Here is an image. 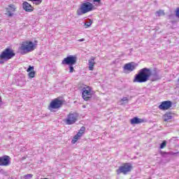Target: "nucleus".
Listing matches in <instances>:
<instances>
[{
	"instance_id": "21",
	"label": "nucleus",
	"mask_w": 179,
	"mask_h": 179,
	"mask_svg": "<svg viewBox=\"0 0 179 179\" xmlns=\"http://www.w3.org/2000/svg\"><path fill=\"white\" fill-rule=\"evenodd\" d=\"M177 153H178V152H161V155H162V156H163L164 157H165L166 156H168V155H171L172 156H175V155H177Z\"/></svg>"
},
{
	"instance_id": "4",
	"label": "nucleus",
	"mask_w": 179,
	"mask_h": 179,
	"mask_svg": "<svg viewBox=\"0 0 179 179\" xmlns=\"http://www.w3.org/2000/svg\"><path fill=\"white\" fill-rule=\"evenodd\" d=\"M92 10H94V5L89 1H87L83 3L80 7L77 10V15L80 16L82 15L88 13V12H92Z\"/></svg>"
},
{
	"instance_id": "9",
	"label": "nucleus",
	"mask_w": 179,
	"mask_h": 179,
	"mask_svg": "<svg viewBox=\"0 0 179 179\" xmlns=\"http://www.w3.org/2000/svg\"><path fill=\"white\" fill-rule=\"evenodd\" d=\"M132 170V166L129 164H125L123 166H120L119 169L117 170V174L120 173H122V174H128V173L131 172Z\"/></svg>"
},
{
	"instance_id": "6",
	"label": "nucleus",
	"mask_w": 179,
	"mask_h": 179,
	"mask_svg": "<svg viewBox=\"0 0 179 179\" xmlns=\"http://www.w3.org/2000/svg\"><path fill=\"white\" fill-rule=\"evenodd\" d=\"M79 120V113L76 112H70L64 120L66 125H73Z\"/></svg>"
},
{
	"instance_id": "25",
	"label": "nucleus",
	"mask_w": 179,
	"mask_h": 179,
	"mask_svg": "<svg viewBox=\"0 0 179 179\" xmlns=\"http://www.w3.org/2000/svg\"><path fill=\"white\" fill-rule=\"evenodd\" d=\"M166 145H167V141H164L160 144L159 148H160L161 149H164V148H166Z\"/></svg>"
},
{
	"instance_id": "15",
	"label": "nucleus",
	"mask_w": 179,
	"mask_h": 179,
	"mask_svg": "<svg viewBox=\"0 0 179 179\" xmlns=\"http://www.w3.org/2000/svg\"><path fill=\"white\" fill-rule=\"evenodd\" d=\"M96 59V57H92L88 60V69L89 71H93L94 69V65H96V62H94Z\"/></svg>"
},
{
	"instance_id": "32",
	"label": "nucleus",
	"mask_w": 179,
	"mask_h": 179,
	"mask_svg": "<svg viewBox=\"0 0 179 179\" xmlns=\"http://www.w3.org/2000/svg\"><path fill=\"white\" fill-rule=\"evenodd\" d=\"M78 41H80V42L85 41V38L79 39Z\"/></svg>"
},
{
	"instance_id": "18",
	"label": "nucleus",
	"mask_w": 179,
	"mask_h": 179,
	"mask_svg": "<svg viewBox=\"0 0 179 179\" xmlns=\"http://www.w3.org/2000/svg\"><path fill=\"white\" fill-rule=\"evenodd\" d=\"M171 118H173V115L171 114V113H166L163 115V120L166 122H167V121H169V120H171Z\"/></svg>"
},
{
	"instance_id": "22",
	"label": "nucleus",
	"mask_w": 179,
	"mask_h": 179,
	"mask_svg": "<svg viewBox=\"0 0 179 179\" xmlns=\"http://www.w3.org/2000/svg\"><path fill=\"white\" fill-rule=\"evenodd\" d=\"M129 101V99H128V97H123L120 101V104L121 106H123V104H127V103H128Z\"/></svg>"
},
{
	"instance_id": "14",
	"label": "nucleus",
	"mask_w": 179,
	"mask_h": 179,
	"mask_svg": "<svg viewBox=\"0 0 179 179\" xmlns=\"http://www.w3.org/2000/svg\"><path fill=\"white\" fill-rule=\"evenodd\" d=\"M22 8L25 12H33L34 10V8L31 6V4L29 3L27 1H24L22 3Z\"/></svg>"
},
{
	"instance_id": "28",
	"label": "nucleus",
	"mask_w": 179,
	"mask_h": 179,
	"mask_svg": "<svg viewBox=\"0 0 179 179\" xmlns=\"http://www.w3.org/2000/svg\"><path fill=\"white\" fill-rule=\"evenodd\" d=\"M25 179L33 178V174H27L24 176Z\"/></svg>"
},
{
	"instance_id": "27",
	"label": "nucleus",
	"mask_w": 179,
	"mask_h": 179,
	"mask_svg": "<svg viewBox=\"0 0 179 179\" xmlns=\"http://www.w3.org/2000/svg\"><path fill=\"white\" fill-rule=\"evenodd\" d=\"M69 72L70 73H72L75 71V69H73V65H69Z\"/></svg>"
},
{
	"instance_id": "29",
	"label": "nucleus",
	"mask_w": 179,
	"mask_h": 179,
	"mask_svg": "<svg viewBox=\"0 0 179 179\" xmlns=\"http://www.w3.org/2000/svg\"><path fill=\"white\" fill-rule=\"evenodd\" d=\"M176 17L179 18V8H178L176 9Z\"/></svg>"
},
{
	"instance_id": "23",
	"label": "nucleus",
	"mask_w": 179,
	"mask_h": 179,
	"mask_svg": "<svg viewBox=\"0 0 179 179\" xmlns=\"http://www.w3.org/2000/svg\"><path fill=\"white\" fill-rule=\"evenodd\" d=\"M156 15L157 16H164L165 13H164V10H159L158 11L156 12Z\"/></svg>"
},
{
	"instance_id": "19",
	"label": "nucleus",
	"mask_w": 179,
	"mask_h": 179,
	"mask_svg": "<svg viewBox=\"0 0 179 179\" xmlns=\"http://www.w3.org/2000/svg\"><path fill=\"white\" fill-rule=\"evenodd\" d=\"M80 138H82V136H79L78 134H77L76 135H75L71 141V143H73V145H75L76 143L78 142V141H79V139H80Z\"/></svg>"
},
{
	"instance_id": "13",
	"label": "nucleus",
	"mask_w": 179,
	"mask_h": 179,
	"mask_svg": "<svg viewBox=\"0 0 179 179\" xmlns=\"http://www.w3.org/2000/svg\"><path fill=\"white\" fill-rule=\"evenodd\" d=\"M173 106V103L171 101H164L161 103V104L158 106L159 110H169Z\"/></svg>"
},
{
	"instance_id": "20",
	"label": "nucleus",
	"mask_w": 179,
	"mask_h": 179,
	"mask_svg": "<svg viewBox=\"0 0 179 179\" xmlns=\"http://www.w3.org/2000/svg\"><path fill=\"white\" fill-rule=\"evenodd\" d=\"M85 131H86V127H82L77 134L80 136H83V134H85Z\"/></svg>"
},
{
	"instance_id": "12",
	"label": "nucleus",
	"mask_w": 179,
	"mask_h": 179,
	"mask_svg": "<svg viewBox=\"0 0 179 179\" xmlns=\"http://www.w3.org/2000/svg\"><path fill=\"white\" fill-rule=\"evenodd\" d=\"M10 164V157L8 155H4L0 157V166L8 167Z\"/></svg>"
},
{
	"instance_id": "26",
	"label": "nucleus",
	"mask_w": 179,
	"mask_h": 179,
	"mask_svg": "<svg viewBox=\"0 0 179 179\" xmlns=\"http://www.w3.org/2000/svg\"><path fill=\"white\" fill-rule=\"evenodd\" d=\"M30 1L31 2H36L35 5H40L41 2H43V0H28Z\"/></svg>"
},
{
	"instance_id": "1",
	"label": "nucleus",
	"mask_w": 179,
	"mask_h": 179,
	"mask_svg": "<svg viewBox=\"0 0 179 179\" xmlns=\"http://www.w3.org/2000/svg\"><path fill=\"white\" fill-rule=\"evenodd\" d=\"M162 79V77L159 76L157 72L152 73V70L148 68H143L138 71V73L135 75L133 82L134 83H145L148 80L151 82H156Z\"/></svg>"
},
{
	"instance_id": "30",
	"label": "nucleus",
	"mask_w": 179,
	"mask_h": 179,
	"mask_svg": "<svg viewBox=\"0 0 179 179\" xmlns=\"http://www.w3.org/2000/svg\"><path fill=\"white\" fill-rule=\"evenodd\" d=\"M94 3H100L101 2V0H92Z\"/></svg>"
},
{
	"instance_id": "24",
	"label": "nucleus",
	"mask_w": 179,
	"mask_h": 179,
	"mask_svg": "<svg viewBox=\"0 0 179 179\" xmlns=\"http://www.w3.org/2000/svg\"><path fill=\"white\" fill-rule=\"evenodd\" d=\"M92 23H93V21L92 20H90L89 22H85V29L90 27V26H92Z\"/></svg>"
},
{
	"instance_id": "5",
	"label": "nucleus",
	"mask_w": 179,
	"mask_h": 179,
	"mask_svg": "<svg viewBox=\"0 0 179 179\" xmlns=\"http://www.w3.org/2000/svg\"><path fill=\"white\" fill-rule=\"evenodd\" d=\"M65 101L59 99V98H55L52 99L48 106V110L52 113L54 112V110H59L64 106Z\"/></svg>"
},
{
	"instance_id": "33",
	"label": "nucleus",
	"mask_w": 179,
	"mask_h": 179,
	"mask_svg": "<svg viewBox=\"0 0 179 179\" xmlns=\"http://www.w3.org/2000/svg\"><path fill=\"white\" fill-rule=\"evenodd\" d=\"M83 108H86V106H83Z\"/></svg>"
},
{
	"instance_id": "3",
	"label": "nucleus",
	"mask_w": 179,
	"mask_h": 179,
	"mask_svg": "<svg viewBox=\"0 0 179 179\" xmlns=\"http://www.w3.org/2000/svg\"><path fill=\"white\" fill-rule=\"evenodd\" d=\"M16 55L15 51L10 48H6L0 54V64H5L6 61L12 59Z\"/></svg>"
},
{
	"instance_id": "11",
	"label": "nucleus",
	"mask_w": 179,
	"mask_h": 179,
	"mask_svg": "<svg viewBox=\"0 0 179 179\" xmlns=\"http://www.w3.org/2000/svg\"><path fill=\"white\" fill-rule=\"evenodd\" d=\"M15 12H16V6L15 4H10L8 5V8H6V15L8 17H13Z\"/></svg>"
},
{
	"instance_id": "2",
	"label": "nucleus",
	"mask_w": 179,
	"mask_h": 179,
	"mask_svg": "<svg viewBox=\"0 0 179 179\" xmlns=\"http://www.w3.org/2000/svg\"><path fill=\"white\" fill-rule=\"evenodd\" d=\"M18 50L22 55H24V54L34 51L36 50V44L30 41H23L20 44Z\"/></svg>"
},
{
	"instance_id": "7",
	"label": "nucleus",
	"mask_w": 179,
	"mask_h": 179,
	"mask_svg": "<svg viewBox=\"0 0 179 179\" xmlns=\"http://www.w3.org/2000/svg\"><path fill=\"white\" fill-rule=\"evenodd\" d=\"M93 96V90L90 86L85 85L83 88L82 97L85 101H89Z\"/></svg>"
},
{
	"instance_id": "10",
	"label": "nucleus",
	"mask_w": 179,
	"mask_h": 179,
	"mask_svg": "<svg viewBox=\"0 0 179 179\" xmlns=\"http://www.w3.org/2000/svg\"><path fill=\"white\" fill-rule=\"evenodd\" d=\"M135 69H136V65L134 62L125 64L123 66V71L125 73H131V72H134Z\"/></svg>"
},
{
	"instance_id": "16",
	"label": "nucleus",
	"mask_w": 179,
	"mask_h": 179,
	"mask_svg": "<svg viewBox=\"0 0 179 179\" xmlns=\"http://www.w3.org/2000/svg\"><path fill=\"white\" fill-rule=\"evenodd\" d=\"M144 120L141 118H138V117H133L131 119L130 122L131 125H135L138 124H142V122H144Z\"/></svg>"
},
{
	"instance_id": "34",
	"label": "nucleus",
	"mask_w": 179,
	"mask_h": 179,
	"mask_svg": "<svg viewBox=\"0 0 179 179\" xmlns=\"http://www.w3.org/2000/svg\"><path fill=\"white\" fill-rule=\"evenodd\" d=\"M87 1H90V0H87Z\"/></svg>"
},
{
	"instance_id": "31",
	"label": "nucleus",
	"mask_w": 179,
	"mask_h": 179,
	"mask_svg": "<svg viewBox=\"0 0 179 179\" xmlns=\"http://www.w3.org/2000/svg\"><path fill=\"white\" fill-rule=\"evenodd\" d=\"M176 87H178L179 89V78L178 79V83L176 84Z\"/></svg>"
},
{
	"instance_id": "17",
	"label": "nucleus",
	"mask_w": 179,
	"mask_h": 179,
	"mask_svg": "<svg viewBox=\"0 0 179 179\" xmlns=\"http://www.w3.org/2000/svg\"><path fill=\"white\" fill-rule=\"evenodd\" d=\"M27 72H29L28 73V76L29 78H34V76H36V71H34V66H29V68L27 69Z\"/></svg>"
},
{
	"instance_id": "8",
	"label": "nucleus",
	"mask_w": 179,
	"mask_h": 179,
	"mask_svg": "<svg viewBox=\"0 0 179 179\" xmlns=\"http://www.w3.org/2000/svg\"><path fill=\"white\" fill-rule=\"evenodd\" d=\"M78 61V57L75 55H70L65 57L62 62V65H75Z\"/></svg>"
}]
</instances>
